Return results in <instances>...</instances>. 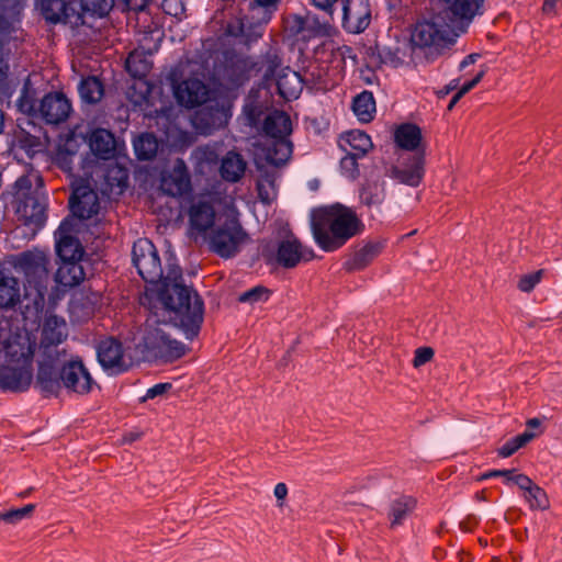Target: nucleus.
Listing matches in <instances>:
<instances>
[{"instance_id":"obj_1","label":"nucleus","mask_w":562,"mask_h":562,"mask_svg":"<svg viewBox=\"0 0 562 562\" xmlns=\"http://www.w3.org/2000/svg\"><path fill=\"white\" fill-rule=\"evenodd\" d=\"M133 262L146 282L157 283V301L164 310L179 317L187 335L192 337L199 333L203 322V302L195 291L182 284L180 267L168 263L164 276L156 247L147 238L134 243Z\"/></svg>"},{"instance_id":"obj_2","label":"nucleus","mask_w":562,"mask_h":562,"mask_svg":"<svg viewBox=\"0 0 562 562\" xmlns=\"http://www.w3.org/2000/svg\"><path fill=\"white\" fill-rule=\"evenodd\" d=\"M68 336L67 323L57 315H47L42 324L41 340L37 347L38 373L36 383L44 392H54L59 386L54 366L66 358L65 349L59 346Z\"/></svg>"},{"instance_id":"obj_3","label":"nucleus","mask_w":562,"mask_h":562,"mask_svg":"<svg viewBox=\"0 0 562 562\" xmlns=\"http://www.w3.org/2000/svg\"><path fill=\"white\" fill-rule=\"evenodd\" d=\"M311 224L317 245L333 251L358 233L360 222L351 210L333 206L313 211Z\"/></svg>"},{"instance_id":"obj_4","label":"nucleus","mask_w":562,"mask_h":562,"mask_svg":"<svg viewBox=\"0 0 562 562\" xmlns=\"http://www.w3.org/2000/svg\"><path fill=\"white\" fill-rule=\"evenodd\" d=\"M206 67L199 60L179 63L170 75L173 94L179 104L195 108L217 94L204 83Z\"/></svg>"},{"instance_id":"obj_5","label":"nucleus","mask_w":562,"mask_h":562,"mask_svg":"<svg viewBox=\"0 0 562 562\" xmlns=\"http://www.w3.org/2000/svg\"><path fill=\"white\" fill-rule=\"evenodd\" d=\"M34 350L30 342H9L0 355V387L9 391L26 390L33 379Z\"/></svg>"},{"instance_id":"obj_6","label":"nucleus","mask_w":562,"mask_h":562,"mask_svg":"<svg viewBox=\"0 0 562 562\" xmlns=\"http://www.w3.org/2000/svg\"><path fill=\"white\" fill-rule=\"evenodd\" d=\"M158 305H155V311L148 316L144 327L140 330V339L144 345V348L148 350L153 356L160 358H179L183 353V346L170 338L169 334L166 331L167 323H160L159 319V310L162 313H168L170 319H175L182 327L183 331H186L184 327L181 325L179 317L173 313L162 308L161 304L157 301ZM187 334V333H184ZM198 333L194 335V337ZM187 338L192 339V337L186 335Z\"/></svg>"},{"instance_id":"obj_7","label":"nucleus","mask_w":562,"mask_h":562,"mask_svg":"<svg viewBox=\"0 0 562 562\" xmlns=\"http://www.w3.org/2000/svg\"><path fill=\"white\" fill-rule=\"evenodd\" d=\"M33 187L32 178L21 177L14 184L15 213L19 221L33 229L41 228L46 221L47 196L42 188L40 178Z\"/></svg>"},{"instance_id":"obj_8","label":"nucleus","mask_w":562,"mask_h":562,"mask_svg":"<svg viewBox=\"0 0 562 562\" xmlns=\"http://www.w3.org/2000/svg\"><path fill=\"white\" fill-rule=\"evenodd\" d=\"M262 132L268 138L262 147L265 159L276 166L288 162L292 155L290 116L283 111H272L263 120Z\"/></svg>"},{"instance_id":"obj_9","label":"nucleus","mask_w":562,"mask_h":562,"mask_svg":"<svg viewBox=\"0 0 562 562\" xmlns=\"http://www.w3.org/2000/svg\"><path fill=\"white\" fill-rule=\"evenodd\" d=\"M247 234L238 221L235 207H229L224 216H220L217 224L203 239L210 249L223 258L235 256L247 240Z\"/></svg>"},{"instance_id":"obj_10","label":"nucleus","mask_w":562,"mask_h":562,"mask_svg":"<svg viewBox=\"0 0 562 562\" xmlns=\"http://www.w3.org/2000/svg\"><path fill=\"white\" fill-rule=\"evenodd\" d=\"M18 108L24 114L18 119V125L13 133V143L24 149L27 155H33L42 149L44 133L42 127L33 122L36 114L35 93L25 83L18 100Z\"/></svg>"},{"instance_id":"obj_11","label":"nucleus","mask_w":562,"mask_h":562,"mask_svg":"<svg viewBox=\"0 0 562 562\" xmlns=\"http://www.w3.org/2000/svg\"><path fill=\"white\" fill-rule=\"evenodd\" d=\"M47 266V256L42 251H27L18 259V267L23 271L26 280L24 295L36 305L44 301L47 290L49 281Z\"/></svg>"},{"instance_id":"obj_12","label":"nucleus","mask_w":562,"mask_h":562,"mask_svg":"<svg viewBox=\"0 0 562 562\" xmlns=\"http://www.w3.org/2000/svg\"><path fill=\"white\" fill-rule=\"evenodd\" d=\"M232 100L222 93L209 98L202 108L195 112L192 123L195 130L209 135L216 130L223 128L232 117Z\"/></svg>"},{"instance_id":"obj_13","label":"nucleus","mask_w":562,"mask_h":562,"mask_svg":"<svg viewBox=\"0 0 562 562\" xmlns=\"http://www.w3.org/2000/svg\"><path fill=\"white\" fill-rule=\"evenodd\" d=\"M54 370L59 381V386L54 393H57L61 385L78 394H86L91 391L92 378L80 359L67 360V357L60 358L55 363ZM48 393L53 394V392Z\"/></svg>"},{"instance_id":"obj_14","label":"nucleus","mask_w":562,"mask_h":562,"mask_svg":"<svg viewBox=\"0 0 562 562\" xmlns=\"http://www.w3.org/2000/svg\"><path fill=\"white\" fill-rule=\"evenodd\" d=\"M263 78L267 87L274 83L279 94L285 100L299 98L303 89L301 76L289 67H281L277 57L268 61Z\"/></svg>"},{"instance_id":"obj_15","label":"nucleus","mask_w":562,"mask_h":562,"mask_svg":"<svg viewBox=\"0 0 562 562\" xmlns=\"http://www.w3.org/2000/svg\"><path fill=\"white\" fill-rule=\"evenodd\" d=\"M224 214H217L212 203L205 199L193 201L189 210L190 234L195 239H204Z\"/></svg>"},{"instance_id":"obj_16","label":"nucleus","mask_w":562,"mask_h":562,"mask_svg":"<svg viewBox=\"0 0 562 562\" xmlns=\"http://www.w3.org/2000/svg\"><path fill=\"white\" fill-rule=\"evenodd\" d=\"M485 0H438L439 18L449 26L453 23L469 24L475 15L482 14Z\"/></svg>"},{"instance_id":"obj_17","label":"nucleus","mask_w":562,"mask_h":562,"mask_svg":"<svg viewBox=\"0 0 562 562\" xmlns=\"http://www.w3.org/2000/svg\"><path fill=\"white\" fill-rule=\"evenodd\" d=\"M41 11L52 23H66L72 26L83 24V15L77 10V2L69 0H41Z\"/></svg>"},{"instance_id":"obj_18","label":"nucleus","mask_w":562,"mask_h":562,"mask_svg":"<svg viewBox=\"0 0 562 562\" xmlns=\"http://www.w3.org/2000/svg\"><path fill=\"white\" fill-rule=\"evenodd\" d=\"M160 190L170 196H182L191 191V178L182 159H177L161 173Z\"/></svg>"},{"instance_id":"obj_19","label":"nucleus","mask_w":562,"mask_h":562,"mask_svg":"<svg viewBox=\"0 0 562 562\" xmlns=\"http://www.w3.org/2000/svg\"><path fill=\"white\" fill-rule=\"evenodd\" d=\"M72 111L70 100L61 92L48 93L40 105H36L38 114L48 124H59L65 122Z\"/></svg>"},{"instance_id":"obj_20","label":"nucleus","mask_w":562,"mask_h":562,"mask_svg":"<svg viewBox=\"0 0 562 562\" xmlns=\"http://www.w3.org/2000/svg\"><path fill=\"white\" fill-rule=\"evenodd\" d=\"M425 159L423 153L402 156L400 165L393 166L387 175L403 184L417 187L424 177Z\"/></svg>"},{"instance_id":"obj_21","label":"nucleus","mask_w":562,"mask_h":562,"mask_svg":"<svg viewBox=\"0 0 562 562\" xmlns=\"http://www.w3.org/2000/svg\"><path fill=\"white\" fill-rule=\"evenodd\" d=\"M342 12V25L349 33H361L370 24L371 11L368 0H346Z\"/></svg>"},{"instance_id":"obj_22","label":"nucleus","mask_w":562,"mask_h":562,"mask_svg":"<svg viewBox=\"0 0 562 562\" xmlns=\"http://www.w3.org/2000/svg\"><path fill=\"white\" fill-rule=\"evenodd\" d=\"M72 224L65 220L60 223L56 237V251L63 262L79 261L83 255V249L79 240L71 235Z\"/></svg>"},{"instance_id":"obj_23","label":"nucleus","mask_w":562,"mask_h":562,"mask_svg":"<svg viewBox=\"0 0 562 562\" xmlns=\"http://www.w3.org/2000/svg\"><path fill=\"white\" fill-rule=\"evenodd\" d=\"M69 204L74 215L80 218H91L100 207L97 193L85 184L74 188Z\"/></svg>"},{"instance_id":"obj_24","label":"nucleus","mask_w":562,"mask_h":562,"mask_svg":"<svg viewBox=\"0 0 562 562\" xmlns=\"http://www.w3.org/2000/svg\"><path fill=\"white\" fill-rule=\"evenodd\" d=\"M98 359L100 364L113 373L127 369L128 363L125 361L122 346L113 338L102 340L98 347Z\"/></svg>"},{"instance_id":"obj_25","label":"nucleus","mask_w":562,"mask_h":562,"mask_svg":"<svg viewBox=\"0 0 562 562\" xmlns=\"http://www.w3.org/2000/svg\"><path fill=\"white\" fill-rule=\"evenodd\" d=\"M445 30L435 21H420L415 24L411 33L413 46L425 48L442 42Z\"/></svg>"},{"instance_id":"obj_26","label":"nucleus","mask_w":562,"mask_h":562,"mask_svg":"<svg viewBox=\"0 0 562 562\" xmlns=\"http://www.w3.org/2000/svg\"><path fill=\"white\" fill-rule=\"evenodd\" d=\"M312 258V250L304 249L296 239L282 241L278 249V262L285 268L295 267L302 260Z\"/></svg>"},{"instance_id":"obj_27","label":"nucleus","mask_w":562,"mask_h":562,"mask_svg":"<svg viewBox=\"0 0 562 562\" xmlns=\"http://www.w3.org/2000/svg\"><path fill=\"white\" fill-rule=\"evenodd\" d=\"M339 146L346 153L363 157L373 145L368 134L359 130H353L340 136Z\"/></svg>"},{"instance_id":"obj_28","label":"nucleus","mask_w":562,"mask_h":562,"mask_svg":"<svg viewBox=\"0 0 562 562\" xmlns=\"http://www.w3.org/2000/svg\"><path fill=\"white\" fill-rule=\"evenodd\" d=\"M22 295L19 280L12 274L0 270V308L15 306Z\"/></svg>"},{"instance_id":"obj_29","label":"nucleus","mask_w":562,"mask_h":562,"mask_svg":"<svg viewBox=\"0 0 562 562\" xmlns=\"http://www.w3.org/2000/svg\"><path fill=\"white\" fill-rule=\"evenodd\" d=\"M246 166L241 155L229 151L222 158L220 175L227 182H238L245 175Z\"/></svg>"},{"instance_id":"obj_30","label":"nucleus","mask_w":562,"mask_h":562,"mask_svg":"<svg viewBox=\"0 0 562 562\" xmlns=\"http://www.w3.org/2000/svg\"><path fill=\"white\" fill-rule=\"evenodd\" d=\"M89 146L95 156L102 159H109L114 155L115 139L111 132L99 128L91 133Z\"/></svg>"},{"instance_id":"obj_31","label":"nucleus","mask_w":562,"mask_h":562,"mask_svg":"<svg viewBox=\"0 0 562 562\" xmlns=\"http://www.w3.org/2000/svg\"><path fill=\"white\" fill-rule=\"evenodd\" d=\"M83 279V268L78 261L61 262L55 274L56 283L64 289L76 286Z\"/></svg>"},{"instance_id":"obj_32","label":"nucleus","mask_w":562,"mask_h":562,"mask_svg":"<svg viewBox=\"0 0 562 562\" xmlns=\"http://www.w3.org/2000/svg\"><path fill=\"white\" fill-rule=\"evenodd\" d=\"M518 487L524 491V497L531 509H546L549 506L546 492L529 477H518Z\"/></svg>"},{"instance_id":"obj_33","label":"nucleus","mask_w":562,"mask_h":562,"mask_svg":"<svg viewBox=\"0 0 562 562\" xmlns=\"http://www.w3.org/2000/svg\"><path fill=\"white\" fill-rule=\"evenodd\" d=\"M395 143L405 150H417L422 143L419 127L414 124H402L394 133Z\"/></svg>"},{"instance_id":"obj_34","label":"nucleus","mask_w":562,"mask_h":562,"mask_svg":"<svg viewBox=\"0 0 562 562\" xmlns=\"http://www.w3.org/2000/svg\"><path fill=\"white\" fill-rule=\"evenodd\" d=\"M355 115L362 123H368L373 119L375 113V101L373 94L368 91H363L358 94L353 100L352 105Z\"/></svg>"},{"instance_id":"obj_35","label":"nucleus","mask_w":562,"mask_h":562,"mask_svg":"<svg viewBox=\"0 0 562 562\" xmlns=\"http://www.w3.org/2000/svg\"><path fill=\"white\" fill-rule=\"evenodd\" d=\"M416 501L411 496H401L392 502L389 513L391 526L395 527L403 522V520L414 510Z\"/></svg>"},{"instance_id":"obj_36","label":"nucleus","mask_w":562,"mask_h":562,"mask_svg":"<svg viewBox=\"0 0 562 562\" xmlns=\"http://www.w3.org/2000/svg\"><path fill=\"white\" fill-rule=\"evenodd\" d=\"M79 94L86 103H97L103 95V86L97 77H87L81 80L79 87Z\"/></svg>"},{"instance_id":"obj_37","label":"nucleus","mask_w":562,"mask_h":562,"mask_svg":"<svg viewBox=\"0 0 562 562\" xmlns=\"http://www.w3.org/2000/svg\"><path fill=\"white\" fill-rule=\"evenodd\" d=\"M134 149L138 159H150L158 150L157 138L149 133L143 134L134 140Z\"/></svg>"},{"instance_id":"obj_38","label":"nucleus","mask_w":562,"mask_h":562,"mask_svg":"<svg viewBox=\"0 0 562 562\" xmlns=\"http://www.w3.org/2000/svg\"><path fill=\"white\" fill-rule=\"evenodd\" d=\"M126 69L135 78L145 77L150 70V63L142 54L133 52L126 59Z\"/></svg>"},{"instance_id":"obj_39","label":"nucleus","mask_w":562,"mask_h":562,"mask_svg":"<svg viewBox=\"0 0 562 562\" xmlns=\"http://www.w3.org/2000/svg\"><path fill=\"white\" fill-rule=\"evenodd\" d=\"M333 13L328 14L327 19L319 21L316 15L307 14L302 21V29L310 30L314 35H329L331 32L330 21Z\"/></svg>"},{"instance_id":"obj_40","label":"nucleus","mask_w":562,"mask_h":562,"mask_svg":"<svg viewBox=\"0 0 562 562\" xmlns=\"http://www.w3.org/2000/svg\"><path fill=\"white\" fill-rule=\"evenodd\" d=\"M258 196L263 203H271L277 196L276 179L269 175L260 178L257 183Z\"/></svg>"},{"instance_id":"obj_41","label":"nucleus","mask_w":562,"mask_h":562,"mask_svg":"<svg viewBox=\"0 0 562 562\" xmlns=\"http://www.w3.org/2000/svg\"><path fill=\"white\" fill-rule=\"evenodd\" d=\"M114 0H81L82 13L104 16L113 8Z\"/></svg>"},{"instance_id":"obj_42","label":"nucleus","mask_w":562,"mask_h":562,"mask_svg":"<svg viewBox=\"0 0 562 562\" xmlns=\"http://www.w3.org/2000/svg\"><path fill=\"white\" fill-rule=\"evenodd\" d=\"M535 435L530 431H525L515 438L507 441L505 445L501 447L498 450L499 456L503 458L510 457L514 454L519 448L524 447L526 443H528L530 440H532Z\"/></svg>"},{"instance_id":"obj_43","label":"nucleus","mask_w":562,"mask_h":562,"mask_svg":"<svg viewBox=\"0 0 562 562\" xmlns=\"http://www.w3.org/2000/svg\"><path fill=\"white\" fill-rule=\"evenodd\" d=\"M361 201L367 205H379L384 200V188L380 183L364 187L360 194Z\"/></svg>"},{"instance_id":"obj_44","label":"nucleus","mask_w":562,"mask_h":562,"mask_svg":"<svg viewBox=\"0 0 562 562\" xmlns=\"http://www.w3.org/2000/svg\"><path fill=\"white\" fill-rule=\"evenodd\" d=\"M35 509V505L27 504L21 508H13L7 512H0V520L15 525L19 521L31 517Z\"/></svg>"},{"instance_id":"obj_45","label":"nucleus","mask_w":562,"mask_h":562,"mask_svg":"<svg viewBox=\"0 0 562 562\" xmlns=\"http://www.w3.org/2000/svg\"><path fill=\"white\" fill-rule=\"evenodd\" d=\"M269 290L263 286H255L238 297L239 302L255 304L258 302H266L269 299Z\"/></svg>"},{"instance_id":"obj_46","label":"nucleus","mask_w":562,"mask_h":562,"mask_svg":"<svg viewBox=\"0 0 562 562\" xmlns=\"http://www.w3.org/2000/svg\"><path fill=\"white\" fill-rule=\"evenodd\" d=\"M542 270H538L532 273L525 274L518 282V289L522 292H530L541 281Z\"/></svg>"},{"instance_id":"obj_47","label":"nucleus","mask_w":562,"mask_h":562,"mask_svg":"<svg viewBox=\"0 0 562 562\" xmlns=\"http://www.w3.org/2000/svg\"><path fill=\"white\" fill-rule=\"evenodd\" d=\"M359 157L347 153V155L340 160V168L342 173L348 178H355L358 172L357 159Z\"/></svg>"},{"instance_id":"obj_48","label":"nucleus","mask_w":562,"mask_h":562,"mask_svg":"<svg viewBox=\"0 0 562 562\" xmlns=\"http://www.w3.org/2000/svg\"><path fill=\"white\" fill-rule=\"evenodd\" d=\"M434 357V350L429 347H422L416 349L413 364L415 368L422 367Z\"/></svg>"},{"instance_id":"obj_49","label":"nucleus","mask_w":562,"mask_h":562,"mask_svg":"<svg viewBox=\"0 0 562 562\" xmlns=\"http://www.w3.org/2000/svg\"><path fill=\"white\" fill-rule=\"evenodd\" d=\"M171 389V384L170 383H158V384H155L154 386L149 387L145 394V396L143 397L144 401L146 400H151V398H155L157 396H161L164 395L168 390Z\"/></svg>"},{"instance_id":"obj_50","label":"nucleus","mask_w":562,"mask_h":562,"mask_svg":"<svg viewBox=\"0 0 562 562\" xmlns=\"http://www.w3.org/2000/svg\"><path fill=\"white\" fill-rule=\"evenodd\" d=\"M244 114L246 115L247 122L250 126L257 125L259 121V113L254 104L247 103L244 108Z\"/></svg>"},{"instance_id":"obj_51","label":"nucleus","mask_w":562,"mask_h":562,"mask_svg":"<svg viewBox=\"0 0 562 562\" xmlns=\"http://www.w3.org/2000/svg\"><path fill=\"white\" fill-rule=\"evenodd\" d=\"M483 76H484V71L482 70L473 79L464 82L458 90L459 97H463L469 91H471L482 80Z\"/></svg>"},{"instance_id":"obj_52","label":"nucleus","mask_w":562,"mask_h":562,"mask_svg":"<svg viewBox=\"0 0 562 562\" xmlns=\"http://www.w3.org/2000/svg\"><path fill=\"white\" fill-rule=\"evenodd\" d=\"M502 476L504 477V482L506 484L514 483L518 486V477H528L525 474L517 473L516 470H504L502 472Z\"/></svg>"},{"instance_id":"obj_53","label":"nucleus","mask_w":562,"mask_h":562,"mask_svg":"<svg viewBox=\"0 0 562 562\" xmlns=\"http://www.w3.org/2000/svg\"><path fill=\"white\" fill-rule=\"evenodd\" d=\"M162 7L169 14L173 15H177L179 10H182V5L179 0H165Z\"/></svg>"},{"instance_id":"obj_54","label":"nucleus","mask_w":562,"mask_h":562,"mask_svg":"<svg viewBox=\"0 0 562 562\" xmlns=\"http://www.w3.org/2000/svg\"><path fill=\"white\" fill-rule=\"evenodd\" d=\"M273 494H274L276 498L279 502L278 506L281 507L283 505L282 502L284 501V498L288 495V487H286V485L284 483H278L274 486Z\"/></svg>"},{"instance_id":"obj_55","label":"nucleus","mask_w":562,"mask_h":562,"mask_svg":"<svg viewBox=\"0 0 562 562\" xmlns=\"http://www.w3.org/2000/svg\"><path fill=\"white\" fill-rule=\"evenodd\" d=\"M312 3L325 11L327 14L333 13V7L337 0H311Z\"/></svg>"},{"instance_id":"obj_56","label":"nucleus","mask_w":562,"mask_h":562,"mask_svg":"<svg viewBox=\"0 0 562 562\" xmlns=\"http://www.w3.org/2000/svg\"><path fill=\"white\" fill-rule=\"evenodd\" d=\"M128 9L131 10H143L149 2V0H124Z\"/></svg>"},{"instance_id":"obj_57","label":"nucleus","mask_w":562,"mask_h":562,"mask_svg":"<svg viewBox=\"0 0 562 562\" xmlns=\"http://www.w3.org/2000/svg\"><path fill=\"white\" fill-rule=\"evenodd\" d=\"M116 172L119 173V177L116 178L117 180V187L120 188V190L122 191L125 187H126V182H127V173L125 170L121 169V168H117Z\"/></svg>"},{"instance_id":"obj_58","label":"nucleus","mask_w":562,"mask_h":562,"mask_svg":"<svg viewBox=\"0 0 562 562\" xmlns=\"http://www.w3.org/2000/svg\"><path fill=\"white\" fill-rule=\"evenodd\" d=\"M477 55L471 54L468 55L459 65L460 69H464L467 66L472 65L475 63Z\"/></svg>"},{"instance_id":"obj_59","label":"nucleus","mask_w":562,"mask_h":562,"mask_svg":"<svg viewBox=\"0 0 562 562\" xmlns=\"http://www.w3.org/2000/svg\"><path fill=\"white\" fill-rule=\"evenodd\" d=\"M243 32H244V27H243L241 23H238V26L236 29H233L232 26H228V29H227V33L233 36H238Z\"/></svg>"},{"instance_id":"obj_60","label":"nucleus","mask_w":562,"mask_h":562,"mask_svg":"<svg viewBox=\"0 0 562 562\" xmlns=\"http://www.w3.org/2000/svg\"><path fill=\"white\" fill-rule=\"evenodd\" d=\"M258 7L270 8L273 7L279 0H255Z\"/></svg>"},{"instance_id":"obj_61","label":"nucleus","mask_w":562,"mask_h":562,"mask_svg":"<svg viewBox=\"0 0 562 562\" xmlns=\"http://www.w3.org/2000/svg\"><path fill=\"white\" fill-rule=\"evenodd\" d=\"M557 2H558V0H546L543 3V10L546 12L552 11L554 9Z\"/></svg>"},{"instance_id":"obj_62","label":"nucleus","mask_w":562,"mask_h":562,"mask_svg":"<svg viewBox=\"0 0 562 562\" xmlns=\"http://www.w3.org/2000/svg\"><path fill=\"white\" fill-rule=\"evenodd\" d=\"M316 83L321 87L326 89L328 87V82L326 78L323 77V75L319 72L316 77Z\"/></svg>"},{"instance_id":"obj_63","label":"nucleus","mask_w":562,"mask_h":562,"mask_svg":"<svg viewBox=\"0 0 562 562\" xmlns=\"http://www.w3.org/2000/svg\"><path fill=\"white\" fill-rule=\"evenodd\" d=\"M502 472H504V470H493V471H490L485 474H483V479H490V477H494V476H502Z\"/></svg>"},{"instance_id":"obj_64","label":"nucleus","mask_w":562,"mask_h":562,"mask_svg":"<svg viewBox=\"0 0 562 562\" xmlns=\"http://www.w3.org/2000/svg\"><path fill=\"white\" fill-rule=\"evenodd\" d=\"M361 252H363V254H370V255H372V256H373V255H375L376 249H375V247H374V246H366V247L361 250Z\"/></svg>"}]
</instances>
